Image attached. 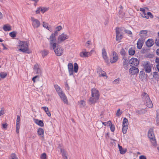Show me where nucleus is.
<instances>
[{"mask_svg":"<svg viewBox=\"0 0 159 159\" xmlns=\"http://www.w3.org/2000/svg\"><path fill=\"white\" fill-rule=\"evenodd\" d=\"M29 44L28 41H19L17 46L18 51L27 53H30L29 48Z\"/></svg>","mask_w":159,"mask_h":159,"instance_id":"obj_1","label":"nucleus"},{"mask_svg":"<svg viewBox=\"0 0 159 159\" xmlns=\"http://www.w3.org/2000/svg\"><path fill=\"white\" fill-rule=\"evenodd\" d=\"M100 94L98 91L96 89L93 88L91 89V97L89 100L91 103H95L99 99Z\"/></svg>","mask_w":159,"mask_h":159,"instance_id":"obj_2","label":"nucleus"},{"mask_svg":"<svg viewBox=\"0 0 159 159\" xmlns=\"http://www.w3.org/2000/svg\"><path fill=\"white\" fill-rule=\"evenodd\" d=\"M142 101L144 103L146 106L149 108H152L153 105L148 95L145 92H143L141 95Z\"/></svg>","mask_w":159,"mask_h":159,"instance_id":"obj_3","label":"nucleus"},{"mask_svg":"<svg viewBox=\"0 0 159 159\" xmlns=\"http://www.w3.org/2000/svg\"><path fill=\"white\" fill-rule=\"evenodd\" d=\"M74 68L73 65L71 63H69L68 66V69L70 75H73L74 71L77 73L78 71L79 66L76 63H75L74 64Z\"/></svg>","mask_w":159,"mask_h":159,"instance_id":"obj_4","label":"nucleus"},{"mask_svg":"<svg viewBox=\"0 0 159 159\" xmlns=\"http://www.w3.org/2000/svg\"><path fill=\"white\" fill-rule=\"evenodd\" d=\"M148 136L152 145L153 146L156 145L157 142L153 129H149L148 131Z\"/></svg>","mask_w":159,"mask_h":159,"instance_id":"obj_5","label":"nucleus"},{"mask_svg":"<svg viewBox=\"0 0 159 159\" xmlns=\"http://www.w3.org/2000/svg\"><path fill=\"white\" fill-rule=\"evenodd\" d=\"M54 51V52L57 56H60L62 55L64 53V49L60 46H55V47H52Z\"/></svg>","mask_w":159,"mask_h":159,"instance_id":"obj_6","label":"nucleus"},{"mask_svg":"<svg viewBox=\"0 0 159 159\" xmlns=\"http://www.w3.org/2000/svg\"><path fill=\"white\" fill-rule=\"evenodd\" d=\"M48 39L49 40L50 46L51 48L55 47V46H57L56 39L55 34H52Z\"/></svg>","mask_w":159,"mask_h":159,"instance_id":"obj_7","label":"nucleus"},{"mask_svg":"<svg viewBox=\"0 0 159 159\" xmlns=\"http://www.w3.org/2000/svg\"><path fill=\"white\" fill-rule=\"evenodd\" d=\"M142 64L144 70L146 73H150L151 71L152 66L149 61H143Z\"/></svg>","mask_w":159,"mask_h":159,"instance_id":"obj_8","label":"nucleus"},{"mask_svg":"<svg viewBox=\"0 0 159 159\" xmlns=\"http://www.w3.org/2000/svg\"><path fill=\"white\" fill-rule=\"evenodd\" d=\"M31 20L32 22V25L34 28H37L40 25V22L38 19L34 17H31Z\"/></svg>","mask_w":159,"mask_h":159,"instance_id":"obj_9","label":"nucleus"},{"mask_svg":"<svg viewBox=\"0 0 159 159\" xmlns=\"http://www.w3.org/2000/svg\"><path fill=\"white\" fill-rule=\"evenodd\" d=\"M111 58H110V62L111 63L116 62L118 59V57L117 54L114 51H111Z\"/></svg>","mask_w":159,"mask_h":159,"instance_id":"obj_10","label":"nucleus"},{"mask_svg":"<svg viewBox=\"0 0 159 159\" xmlns=\"http://www.w3.org/2000/svg\"><path fill=\"white\" fill-rule=\"evenodd\" d=\"M139 10L140 11L143 12V15L142 16V17H144L147 19H148L149 17L151 18H153V15L151 12L148 11L147 13V14H146L144 9L143 8H140Z\"/></svg>","mask_w":159,"mask_h":159,"instance_id":"obj_11","label":"nucleus"},{"mask_svg":"<svg viewBox=\"0 0 159 159\" xmlns=\"http://www.w3.org/2000/svg\"><path fill=\"white\" fill-rule=\"evenodd\" d=\"M139 61L135 58L132 57L129 60V63L132 67L137 66L139 64Z\"/></svg>","mask_w":159,"mask_h":159,"instance_id":"obj_12","label":"nucleus"},{"mask_svg":"<svg viewBox=\"0 0 159 159\" xmlns=\"http://www.w3.org/2000/svg\"><path fill=\"white\" fill-rule=\"evenodd\" d=\"M68 38V35L63 33L59 35L57 39V41L58 43H60L67 39Z\"/></svg>","mask_w":159,"mask_h":159,"instance_id":"obj_13","label":"nucleus"},{"mask_svg":"<svg viewBox=\"0 0 159 159\" xmlns=\"http://www.w3.org/2000/svg\"><path fill=\"white\" fill-rule=\"evenodd\" d=\"M116 40L120 42L122 38V35L120 33V29L118 28H116Z\"/></svg>","mask_w":159,"mask_h":159,"instance_id":"obj_14","label":"nucleus"},{"mask_svg":"<svg viewBox=\"0 0 159 159\" xmlns=\"http://www.w3.org/2000/svg\"><path fill=\"white\" fill-rule=\"evenodd\" d=\"M91 52L92 51H91L90 52L83 51L80 52L79 55L81 57H87L91 55Z\"/></svg>","mask_w":159,"mask_h":159,"instance_id":"obj_15","label":"nucleus"},{"mask_svg":"<svg viewBox=\"0 0 159 159\" xmlns=\"http://www.w3.org/2000/svg\"><path fill=\"white\" fill-rule=\"evenodd\" d=\"M49 9V8L45 7H40L37 8V10L36 11V14H39L40 12L42 13L48 11Z\"/></svg>","mask_w":159,"mask_h":159,"instance_id":"obj_16","label":"nucleus"},{"mask_svg":"<svg viewBox=\"0 0 159 159\" xmlns=\"http://www.w3.org/2000/svg\"><path fill=\"white\" fill-rule=\"evenodd\" d=\"M129 72L130 74L134 75L137 74L139 73V70L136 67H132L130 68Z\"/></svg>","mask_w":159,"mask_h":159,"instance_id":"obj_17","label":"nucleus"},{"mask_svg":"<svg viewBox=\"0 0 159 159\" xmlns=\"http://www.w3.org/2000/svg\"><path fill=\"white\" fill-rule=\"evenodd\" d=\"M144 41V39L139 38L137 43V47L138 49H140L141 48Z\"/></svg>","mask_w":159,"mask_h":159,"instance_id":"obj_18","label":"nucleus"},{"mask_svg":"<svg viewBox=\"0 0 159 159\" xmlns=\"http://www.w3.org/2000/svg\"><path fill=\"white\" fill-rule=\"evenodd\" d=\"M59 96L65 103L66 104H68V101L67 98L65 94L63 93L59 94Z\"/></svg>","mask_w":159,"mask_h":159,"instance_id":"obj_19","label":"nucleus"},{"mask_svg":"<svg viewBox=\"0 0 159 159\" xmlns=\"http://www.w3.org/2000/svg\"><path fill=\"white\" fill-rule=\"evenodd\" d=\"M102 56L106 61H108V57L107 56V53L105 49L103 48L102 50Z\"/></svg>","mask_w":159,"mask_h":159,"instance_id":"obj_20","label":"nucleus"},{"mask_svg":"<svg viewBox=\"0 0 159 159\" xmlns=\"http://www.w3.org/2000/svg\"><path fill=\"white\" fill-rule=\"evenodd\" d=\"M148 31L147 30H142L140 31L139 35L141 38L145 39L147 36Z\"/></svg>","mask_w":159,"mask_h":159,"instance_id":"obj_21","label":"nucleus"},{"mask_svg":"<svg viewBox=\"0 0 159 159\" xmlns=\"http://www.w3.org/2000/svg\"><path fill=\"white\" fill-rule=\"evenodd\" d=\"M97 73L99 75V76L105 77L107 78L106 73L101 69H98Z\"/></svg>","mask_w":159,"mask_h":159,"instance_id":"obj_22","label":"nucleus"},{"mask_svg":"<svg viewBox=\"0 0 159 159\" xmlns=\"http://www.w3.org/2000/svg\"><path fill=\"white\" fill-rule=\"evenodd\" d=\"M54 86L58 95L63 93L61 89L58 85L55 84L54 85Z\"/></svg>","mask_w":159,"mask_h":159,"instance_id":"obj_23","label":"nucleus"},{"mask_svg":"<svg viewBox=\"0 0 159 159\" xmlns=\"http://www.w3.org/2000/svg\"><path fill=\"white\" fill-rule=\"evenodd\" d=\"M34 123L37 125H38L41 127H43L44 126V123L43 121L39 120L37 119H34Z\"/></svg>","mask_w":159,"mask_h":159,"instance_id":"obj_24","label":"nucleus"},{"mask_svg":"<svg viewBox=\"0 0 159 159\" xmlns=\"http://www.w3.org/2000/svg\"><path fill=\"white\" fill-rule=\"evenodd\" d=\"M154 43L153 40L152 39H148L146 42V46L148 47L152 46Z\"/></svg>","mask_w":159,"mask_h":159,"instance_id":"obj_25","label":"nucleus"},{"mask_svg":"<svg viewBox=\"0 0 159 159\" xmlns=\"http://www.w3.org/2000/svg\"><path fill=\"white\" fill-rule=\"evenodd\" d=\"M60 150L63 159H68L67 154L65 150L62 148H61Z\"/></svg>","mask_w":159,"mask_h":159,"instance_id":"obj_26","label":"nucleus"},{"mask_svg":"<svg viewBox=\"0 0 159 159\" xmlns=\"http://www.w3.org/2000/svg\"><path fill=\"white\" fill-rule=\"evenodd\" d=\"M43 26L44 28H46L48 30L50 31L51 32L52 31V28L51 27H49L48 26V24L47 22L43 21Z\"/></svg>","mask_w":159,"mask_h":159,"instance_id":"obj_27","label":"nucleus"},{"mask_svg":"<svg viewBox=\"0 0 159 159\" xmlns=\"http://www.w3.org/2000/svg\"><path fill=\"white\" fill-rule=\"evenodd\" d=\"M42 108L44 110L47 115L49 117H50L51 116V114L50 111H49L48 108L47 107H42Z\"/></svg>","mask_w":159,"mask_h":159,"instance_id":"obj_28","label":"nucleus"},{"mask_svg":"<svg viewBox=\"0 0 159 159\" xmlns=\"http://www.w3.org/2000/svg\"><path fill=\"white\" fill-rule=\"evenodd\" d=\"M135 51L134 48H129L128 51L129 54L131 56H133L134 54Z\"/></svg>","mask_w":159,"mask_h":159,"instance_id":"obj_29","label":"nucleus"},{"mask_svg":"<svg viewBox=\"0 0 159 159\" xmlns=\"http://www.w3.org/2000/svg\"><path fill=\"white\" fill-rule=\"evenodd\" d=\"M129 65V61L126 58H125L123 60V66L125 69H127L128 68V66Z\"/></svg>","mask_w":159,"mask_h":159,"instance_id":"obj_30","label":"nucleus"},{"mask_svg":"<svg viewBox=\"0 0 159 159\" xmlns=\"http://www.w3.org/2000/svg\"><path fill=\"white\" fill-rule=\"evenodd\" d=\"M129 125V122L128 120L127 119L125 118L123 119V122H122V126H128Z\"/></svg>","mask_w":159,"mask_h":159,"instance_id":"obj_31","label":"nucleus"},{"mask_svg":"<svg viewBox=\"0 0 159 159\" xmlns=\"http://www.w3.org/2000/svg\"><path fill=\"white\" fill-rule=\"evenodd\" d=\"M118 146L120 153L122 154H124L126 152L127 149L126 148H122V147L120 146L119 144Z\"/></svg>","mask_w":159,"mask_h":159,"instance_id":"obj_32","label":"nucleus"},{"mask_svg":"<svg viewBox=\"0 0 159 159\" xmlns=\"http://www.w3.org/2000/svg\"><path fill=\"white\" fill-rule=\"evenodd\" d=\"M37 133L39 136H42L43 137L44 130L42 128H39L38 129Z\"/></svg>","mask_w":159,"mask_h":159,"instance_id":"obj_33","label":"nucleus"},{"mask_svg":"<svg viewBox=\"0 0 159 159\" xmlns=\"http://www.w3.org/2000/svg\"><path fill=\"white\" fill-rule=\"evenodd\" d=\"M156 122L157 125H159V109L156 111Z\"/></svg>","mask_w":159,"mask_h":159,"instance_id":"obj_34","label":"nucleus"},{"mask_svg":"<svg viewBox=\"0 0 159 159\" xmlns=\"http://www.w3.org/2000/svg\"><path fill=\"white\" fill-rule=\"evenodd\" d=\"M9 159H18V158L15 153H12L10 155Z\"/></svg>","mask_w":159,"mask_h":159,"instance_id":"obj_35","label":"nucleus"},{"mask_svg":"<svg viewBox=\"0 0 159 159\" xmlns=\"http://www.w3.org/2000/svg\"><path fill=\"white\" fill-rule=\"evenodd\" d=\"M3 30L5 31H10L11 30V27L9 25H5L3 27Z\"/></svg>","mask_w":159,"mask_h":159,"instance_id":"obj_36","label":"nucleus"},{"mask_svg":"<svg viewBox=\"0 0 159 159\" xmlns=\"http://www.w3.org/2000/svg\"><path fill=\"white\" fill-rule=\"evenodd\" d=\"M7 75V73L6 72H1L0 73V77L2 79L5 78Z\"/></svg>","mask_w":159,"mask_h":159,"instance_id":"obj_37","label":"nucleus"},{"mask_svg":"<svg viewBox=\"0 0 159 159\" xmlns=\"http://www.w3.org/2000/svg\"><path fill=\"white\" fill-rule=\"evenodd\" d=\"M128 126H122V131L123 134H125L127 132V131L128 129Z\"/></svg>","mask_w":159,"mask_h":159,"instance_id":"obj_38","label":"nucleus"},{"mask_svg":"<svg viewBox=\"0 0 159 159\" xmlns=\"http://www.w3.org/2000/svg\"><path fill=\"white\" fill-rule=\"evenodd\" d=\"M40 158L41 159H47V156L45 153H43L41 154Z\"/></svg>","mask_w":159,"mask_h":159,"instance_id":"obj_39","label":"nucleus"},{"mask_svg":"<svg viewBox=\"0 0 159 159\" xmlns=\"http://www.w3.org/2000/svg\"><path fill=\"white\" fill-rule=\"evenodd\" d=\"M42 54L43 57L46 56L49 53V51H48L44 50L42 52Z\"/></svg>","mask_w":159,"mask_h":159,"instance_id":"obj_40","label":"nucleus"},{"mask_svg":"<svg viewBox=\"0 0 159 159\" xmlns=\"http://www.w3.org/2000/svg\"><path fill=\"white\" fill-rule=\"evenodd\" d=\"M102 124L105 126H109L111 124V121L110 120H109L107 122H102Z\"/></svg>","mask_w":159,"mask_h":159,"instance_id":"obj_41","label":"nucleus"},{"mask_svg":"<svg viewBox=\"0 0 159 159\" xmlns=\"http://www.w3.org/2000/svg\"><path fill=\"white\" fill-rule=\"evenodd\" d=\"M9 35L11 37L14 38L16 36V33L15 31H13L9 33Z\"/></svg>","mask_w":159,"mask_h":159,"instance_id":"obj_42","label":"nucleus"},{"mask_svg":"<svg viewBox=\"0 0 159 159\" xmlns=\"http://www.w3.org/2000/svg\"><path fill=\"white\" fill-rule=\"evenodd\" d=\"M120 53L122 56H125L126 54V52L125 50L124 49L122 48L120 50Z\"/></svg>","mask_w":159,"mask_h":159,"instance_id":"obj_43","label":"nucleus"},{"mask_svg":"<svg viewBox=\"0 0 159 159\" xmlns=\"http://www.w3.org/2000/svg\"><path fill=\"white\" fill-rule=\"evenodd\" d=\"M111 131L113 132L115 130V127L114 125H113L111 123L110 126H109Z\"/></svg>","mask_w":159,"mask_h":159,"instance_id":"obj_44","label":"nucleus"},{"mask_svg":"<svg viewBox=\"0 0 159 159\" xmlns=\"http://www.w3.org/2000/svg\"><path fill=\"white\" fill-rule=\"evenodd\" d=\"M78 102L80 104L81 107L84 106L85 105V102L83 100H81L79 102Z\"/></svg>","mask_w":159,"mask_h":159,"instance_id":"obj_45","label":"nucleus"},{"mask_svg":"<svg viewBox=\"0 0 159 159\" xmlns=\"http://www.w3.org/2000/svg\"><path fill=\"white\" fill-rule=\"evenodd\" d=\"M158 73L157 72H154L153 73V77L155 78H157L158 77Z\"/></svg>","mask_w":159,"mask_h":159,"instance_id":"obj_46","label":"nucleus"},{"mask_svg":"<svg viewBox=\"0 0 159 159\" xmlns=\"http://www.w3.org/2000/svg\"><path fill=\"white\" fill-rule=\"evenodd\" d=\"M122 112L120 111V109H119L117 110L116 113V115L117 116H120L122 114Z\"/></svg>","mask_w":159,"mask_h":159,"instance_id":"obj_47","label":"nucleus"},{"mask_svg":"<svg viewBox=\"0 0 159 159\" xmlns=\"http://www.w3.org/2000/svg\"><path fill=\"white\" fill-rule=\"evenodd\" d=\"M20 116H17L16 124H20Z\"/></svg>","mask_w":159,"mask_h":159,"instance_id":"obj_48","label":"nucleus"},{"mask_svg":"<svg viewBox=\"0 0 159 159\" xmlns=\"http://www.w3.org/2000/svg\"><path fill=\"white\" fill-rule=\"evenodd\" d=\"M56 29L58 31H59L62 29V27L61 25H59L56 27Z\"/></svg>","mask_w":159,"mask_h":159,"instance_id":"obj_49","label":"nucleus"},{"mask_svg":"<svg viewBox=\"0 0 159 159\" xmlns=\"http://www.w3.org/2000/svg\"><path fill=\"white\" fill-rule=\"evenodd\" d=\"M155 43L157 46H159V38L156 39Z\"/></svg>","mask_w":159,"mask_h":159,"instance_id":"obj_50","label":"nucleus"},{"mask_svg":"<svg viewBox=\"0 0 159 159\" xmlns=\"http://www.w3.org/2000/svg\"><path fill=\"white\" fill-rule=\"evenodd\" d=\"M34 69L35 70H37V72L39 70V69L38 68V65H35L34 66Z\"/></svg>","mask_w":159,"mask_h":159,"instance_id":"obj_51","label":"nucleus"},{"mask_svg":"<svg viewBox=\"0 0 159 159\" xmlns=\"http://www.w3.org/2000/svg\"><path fill=\"white\" fill-rule=\"evenodd\" d=\"M155 62L157 64H159V58L157 57L155 60Z\"/></svg>","mask_w":159,"mask_h":159,"instance_id":"obj_52","label":"nucleus"},{"mask_svg":"<svg viewBox=\"0 0 159 159\" xmlns=\"http://www.w3.org/2000/svg\"><path fill=\"white\" fill-rule=\"evenodd\" d=\"M7 123L3 124L2 125V127L4 129H6L7 128Z\"/></svg>","mask_w":159,"mask_h":159,"instance_id":"obj_53","label":"nucleus"},{"mask_svg":"<svg viewBox=\"0 0 159 159\" xmlns=\"http://www.w3.org/2000/svg\"><path fill=\"white\" fill-rule=\"evenodd\" d=\"M139 158L140 159H147L146 157L145 156H143V155L140 156L139 157Z\"/></svg>","mask_w":159,"mask_h":159,"instance_id":"obj_54","label":"nucleus"},{"mask_svg":"<svg viewBox=\"0 0 159 159\" xmlns=\"http://www.w3.org/2000/svg\"><path fill=\"white\" fill-rule=\"evenodd\" d=\"M38 77L39 76H35L32 79V80L33 81L34 83L35 82V79Z\"/></svg>","mask_w":159,"mask_h":159,"instance_id":"obj_55","label":"nucleus"},{"mask_svg":"<svg viewBox=\"0 0 159 159\" xmlns=\"http://www.w3.org/2000/svg\"><path fill=\"white\" fill-rule=\"evenodd\" d=\"M120 80L119 78H118L117 79L115 80H114V82H115L116 84H117L119 83V82Z\"/></svg>","mask_w":159,"mask_h":159,"instance_id":"obj_56","label":"nucleus"},{"mask_svg":"<svg viewBox=\"0 0 159 159\" xmlns=\"http://www.w3.org/2000/svg\"><path fill=\"white\" fill-rule=\"evenodd\" d=\"M4 114V111L1 110L0 111V116Z\"/></svg>","mask_w":159,"mask_h":159,"instance_id":"obj_57","label":"nucleus"},{"mask_svg":"<svg viewBox=\"0 0 159 159\" xmlns=\"http://www.w3.org/2000/svg\"><path fill=\"white\" fill-rule=\"evenodd\" d=\"M20 124H16V129H20Z\"/></svg>","mask_w":159,"mask_h":159,"instance_id":"obj_58","label":"nucleus"},{"mask_svg":"<svg viewBox=\"0 0 159 159\" xmlns=\"http://www.w3.org/2000/svg\"><path fill=\"white\" fill-rule=\"evenodd\" d=\"M3 17V15L2 13L0 11V19H2Z\"/></svg>","mask_w":159,"mask_h":159,"instance_id":"obj_59","label":"nucleus"},{"mask_svg":"<svg viewBox=\"0 0 159 159\" xmlns=\"http://www.w3.org/2000/svg\"><path fill=\"white\" fill-rule=\"evenodd\" d=\"M156 52L157 55L159 56V48L157 49L156 50Z\"/></svg>","mask_w":159,"mask_h":159,"instance_id":"obj_60","label":"nucleus"},{"mask_svg":"<svg viewBox=\"0 0 159 159\" xmlns=\"http://www.w3.org/2000/svg\"><path fill=\"white\" fill-rule=\"evenodd\" d=\"M91 43V42L90 41H88L86 43L88 45H90Z\"/></svg>","mask_w":159,"mask_h":159,"instance_id":"obj_61","label":"nucleus"},{"mask_svg":"<svg viewBox=\"0 0 159 159\" xmlns=\"http://www.w3.org/2000/svg\"><path fill=\"white\" fill-rule=\"evenodd\" d=\"M156 67L158 70L159 71V64H157L156 65Z\"/></svg>","mask_w":159,"mask_h":159,"instance_id":"obj_62","label":"nucleus"},{"mask_svg":"<svg viewBox=\"0 0 159 159\" xmlns=\"http://www.w3.org/2000/svg\"><path fill=\"white\" fill-rule=\"evenodd\" d=\"M19 129H16V133L17 134H19Z\"/></svg>","mask_w":159,"mask_h":159,"instance_id":"obj_63","label":"nucleus"},{"mask_svg":"<svg viewBox=\"0 0 159 159\" xmlns=\"http://www.w3.org/2000/svg\"><path fill=\"white\" fill-rule=\"evenodd\" d=\"M57 31H58L56 30L54 32V33H53L55 34V36L57 34Z\"/></svg>","mask_w":159,"mask_h":159,"instance_id":"obj_64","label":"nucleus"}]
</instances>
